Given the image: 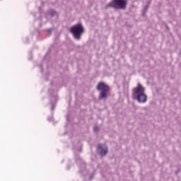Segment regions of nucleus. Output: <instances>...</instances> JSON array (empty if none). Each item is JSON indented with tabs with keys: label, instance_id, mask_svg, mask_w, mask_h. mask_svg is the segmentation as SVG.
<instances>
[{
	"label": "nucleus",
	"instance_id": "nucleus-3",
	"mask_svg": "<svg viewBox=\"0 0 181 181\" xmlns=\"http://www.w3.org/2000/svg\"><path fill=\"white\" fill-rule=\"evenodd\" d=\"M70 32L74 35V37L80 40L81 39V35L84 33V28H83L81 24H77L71 28Z\"/></svg>",
	"mask_w": 181,
	"mask_h": 181
},
{
	"label": "nucleus",
	"instance_id": "nucleus-5",
	"mask_svg": "<svg viewBox=\"0 0 181 181\" xmlns=\"http://www.w3.org/2000/svg\"><path fill=\"white\" fill-rule=\"evenodd\" d=\"M98 149L100 151V156H105L107 155V152H108V148L104 145H99Z\"/></svg>",
	"mask_w": 181,
	"mask_h": 181
},
{
	"label": "nucleus",
	"instance_id": "nucleus-6",
	"mask_svg": "<svg viewBox=\"0 0 181 181\" xmlns=\"http://www.w3.org/2000/svg\"><path fill=\"white\" fill-rule=\"evenodd\" d=\"M94 131H95V132H96V131H98V127H94Z\"/></svg>",
	"mask_w": 181,
	"mask_h": 181
},
{
	"label": "nucleus",
	"instance_id": "nucleus-1",
	"mask_svg": "<svg viewBox=\"0 0 181 181\" xmlns=\"http://www.w3.org/2000/svg\"><path fill=\"white\" fill-rule=\"evenodd\" d=\"M132 97L139 103H146L148 98L145 95V88L141 83H138L137 87L132 89Z\"/></svg>",
	"mask_w": 181,
	"mask_h": 181
},
{
	"label": "nucleus",
	"instance_id": "nucleus-2",
	"mask_svg": "<svg viewBox=\"0 0 181 181\" xmlns=\"http://www.w3.org/2000/svg\"><path fill=\"white\" fill-rule=\"evenodd\" d=\"M108 8H114L115 9H126L127 0H112L105 6V9H108Z\"/></svg>",
	"mask_w": 181,
	"mask_h": 181
},
{
	"label": "nucleus",
	"instance_id": "nucleus-4",
	"mask_svg": "<svg viewBox=\"0 0 181 181\" xmlns=\"http://www.w3.org/2000/svg\"><path fill=\"white\" fill-rule=\"evenodd\" d=\"M97 90L100 91L99 98H107V92L110 90V86L104 82H100L97 86Z\"/></svg>",
	"mask_w": 181,
	"mask_h": 181
}]
</instances>
